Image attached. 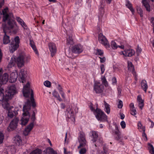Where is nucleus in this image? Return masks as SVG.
<instances>
[{
  "label": "nucleus",
  "instance_id": "f257e3e1",
  "mask_svg": "<svg viewBox=\"0 0 154 154\" xmlns=\"http://www.w3.org/2000/svg\"><path fill=\"white\" fill-rule=\"evenodd\" d=\"M29 84L27 82L26 85L24 86L23 89V96L26 97H29L30 93V100L27 99L25 104L23 105V113L21 119V124L23 125H25L28 122L29 119L30 114L29 112L31 109V104L32 107L34 108L36 106V103L34 98L33 92L32 89L29 87Z\"/></svg>",
  "mask_w": 154,
  "mask_h": 154
},
{
  "label": "nucleus",
  "instance_id": "f03ea898",
  "mask_svg": "<svg viewBox=\"0 0 154 154\" xmlns=\"http://www.w3.org/2000/svg\"><path fill=\"white\" fill-rule=\"evenodd\" d=\"M4 91V90L0 87V104H2L3 107L8 110V117L10 118H12L16 116L17 112L13 107L12 108H9V104L8 101L17 93L15 85H12L9 87L8 90L6 91L5 96Z\"/></svg>",
  "mask_w": 154,
  "mask_h": 154
},
{
  "label": "nucleus",
  "instance_id": "7ed1b4c3",
  "mask_svg": "<svg viewBox=\"0 0 154 154\" xmlns=\"http://www.w3.org/2000/svg\"><path fill=\"white\" fill-rule=\"evenodd\" d=\"M12 29L13 30L14 33L15 34L17 32L18 28L14 20L12 19H9L7 22V26L3 27V31L10 32Z\"/></svg>",
  "mask_w": 154,
  "mask_h": 154
},
{
  "label": "nucleus",
  "instance_id": "20e7f679",
  "mask_svg": "<svg viewBox=\"0 0 154 154\" xmlns=\"http://www.w3.org/2000/svg\"><path fill=\"white\" fill-rule=\"evenodd\" d=\"M30 59L29 55L21 53L16 59V62L18 67L21 68L24 66V63H28Z\"/></svg>",
  "mask_w": 154,
  "mask_h": 154
},
{
  "label": "nucleus",
  "instance_id": "39448f33",
  "mask_svg": "<svg viewBox=\"0 0 154 154\" xmlns=\"http://www.w3.org/2000/svg\"><path fill=\"white\" fill-rule=\"evenodd\" d=\"M20 43V39L18 36H16L13 40H11V42L9 49L11 53H13L19 47V44Z\"/></svg>",
  "mask_w": 154,
  "mask_h": 154
},
{
  "label": "nucleus",
  "instance_id": "423d86ee",
  "mask_svg": "<svg viewBox=\"0 0 154 154\" xmlns=\"http://www.w3.org/2000/svg\"><path fill=\"white\" fill-rule=\"evenodd\" d=\"M94 114L96 118L99 121L104 122L106 120L107 116L101 109L97 108L94 110Z\"/></svg>",
  "mask_w": 154,
  "mask_h": 154
},
{
  "label": "nucleus",
  "instance_id": "0eeeda50",
  "mask_svg": "<svg viewBox=\"0 0 154 154\" xmlns=\"http://www.w3.org/2000/svg\"><path fill=\"white\" fill-rule=\"evenodd\" d=\"M79 134L78 139L80 144L78 147V149H79L81 147L85 146L87 143L85 139V135L84 133L82 132H80Z\"/></svg>",
  "mask_w": 154,
  "mask_h": 154
},
{
  "label": "nucleus",
  "instance_id": "6e6552de",
  "mask_svg": "<svg viewBox=\"0 0 154 154\" xmlns=\"http://www.w3.org/2000/svg\"><path fill=\"white\" fill-rule=\"evenodd\" d=\"M98 39L100 42L107 48L110 47V45L107 39L102 33H100L99 34Z\"/></svg>",
  "mask_w": 154,
  "mask_h": 154
},
{
  "label": "nucleus",
  "instance_id": "1a4fd4ad",
  "mask_svg": "<svg viewBox=\"0 0 154 154\" xmlns=\"http://www.w3.org/2000/svg\"><path fill=\"white\" fill-rule=\"evenodd\" d=\"M19 119L17 117L14 118L10 122L8 127V131H13L17 127Z\"/></svg>",
  "mask_w": 154,
  "mask_h": 154
},
{
  "label": "nucleus",
  "instance_id": "9d476101",
  "mask_svg": "<svg viewBox=\"0 0 154 154\" xmlns=\"http://www.w3.org/2000/svg\"><path fill=\"white\" fill-rule=\"evenodd\" d=\"M104 87L99 82L95 83L94 85V89L96 94L101 93L103 92Z\"/></svg>",
  "mask_w": 154,
  "mask_h": 154
},
{
  "label": "nucleus",
  "instance_id": "9b49d317",
  "mask_svg": "<svg viewBox=\"0 0 154 154\" xmlns=\"http://www.w3.org/2000/svg\"><path fill=\"white\" fill-rule=\"evenodd\" d=\"M2 71V69H0V85L6 84L8 81L9 79L8 75L7 73H5L2 75L1 79Z\"/></svg>",
  "mask_w": 154,
  "mask_h": 154
},
{
  "label": "nucleus",
  "instance_id": "f8f14e48",
  "mask_svg": "<svg viewBox=\"0 0 154 154\" xmlns=\"http://www.w3.org/2000/svg\"><path fill=\"white\" fill-rule=\"evenodd\" d=\"M135 53V51L132 49L125 50L124 51H121L120 54H123L126 57H131Z\"/></svg>",
  "mask_w": 154,
  "mask_h": 154
},
{
  "label": "nucleus",
  "instance_id": "ddd939ff",
  "mask_svg": "<svg viewBox=\"0 0 154 154\" xmlns=\"http://www.w3.org/2000/svg\"><path fill=\"white\" fill-rule=\"evenodd\" d=\"M34 127V125L33 123H30L25 128L23 133V134L25 136L28 135L30 132L32 130Z\"/></svg>",
  "mask_w": 154,
  "mask_h": 154
},
{
  "label": "nucleus",
  "instance_id": "4468645a",
  "mask_svg": "<svg viewBox=\"0 0 154 154\" xmlns=\"http://www.w3.org/2000/svg\"><path fill=\"white\" fill-rule=\"evenodd\" d=\"M72 50L73 53L78 54L81 53L83 51L82 47L80 45H75L73 46Z\"/></svg>",
  "mask_w": 154,
  "mask_h": 154
},
{
  "label": "nucleus",
  "instance_id": "2eb2a0df",
  "mask_svg": "<svg viewBox=\"0 0 154 154\" xmlns=\"http://www.w3.org/2000/svg\"><path fill=\"white\" fill-rule=\"evenodd\" d=\"M48 46L51 56L53 57L56 52L57 48L55 45L53 43H50L49 44Z\"/></svg>",
  "mask_w": 154,
  "mask_h": 154
},
{
  "label": "nucleus",
  "instance_id": "dca6fc26",
  "mask_svg": "<svg viewBox=\"0 0 154 154\" xmlns=\"http://www.w3.org/2000/svg\"><path fill=\"white\" fill-rule=\"evenodd\" d=\"M14 143L18 146H21L23 144L22 137L19 135H17L13 138Z\"/></svg>",
  "mask_w": 154,
  "mask_h": 154
},
{
  "label": "nucleus",
  "instance_id": "f3484780",
  "mask_svg": "<svg viewBox=\"0 0 154 154\" xmlns=\"http://www.w3.org/2000/svg\"><path fill=\"white\" fill-rule=\"evenodd\" d=\"M26 71L23 69H21L20 73V79L19 81L20 82L23 83L25 81V78L26 76Z\"/></svg>",
  "mask_w": 154,
  "mask_h": 154
},
{
  "label": "nucleus",
  "instance_id": "a211bd4d",
  "mask_svg": "<svg viewBox=\"0 0 154 154\" xmlns=\"http://www.w3.org/2000/svg\"><path fill=\"white\" fill-rule=\"evenodd\" d=\"M115 128L116 131H115L114 132L115 134V136H114L115 139L117 140H122L121 139L122 137L121 133L118 129V126L116 125Z\"/></svg>",
  "mask_w": 154,
  "mask_h": 154
},
{
  "label": "nucleus",
  "instance_id": "6ab92c4d",
  "mask_svg": "<svg viewBox=\"0 0 154 154\" xmlns=\"http://www.w3.org/2000/svg\"><path fill=\"white\" fill-rule=\"evenodd\" d=\"M4 33V35L3 39V43L4 44L6 45L11 42V40H10V37L8 35H6L7 31H3Z\"/></svg>",
  "mask_w": 154,
  "mask_h": 154
},
{
  "label": "nucleus",
  "instance_id": "aec40b11",
  "mask_svg": "<svg viewBox=\"0 0 154 154\" xmlns=\"http://www.w3.org/2000/svg\"><path fill=\"white\" fill-rule=\"evenodd\" d=\"M148 1L149 2L151 1L152 2H153L154 0H142V4L146 8V10L148 12H150V6Z\"/></svg>",
  "mask_w": 154,
  "mask_h": 154
},
{
  "label": "nucleus",
  "instance_id": "412c9836",
  "mask_svg": "<svg viewBox=\"0 0 154 154\" xmlns=\"http://www.w3.org/2000/svg\"><path fill=\"white\" fill-rule=\"evenodd\" d=\"M91 137L92 138L91 141L93 143L96 142L97 139L98 137V135L97 132L95 131H92L91 132Z\"/></svg>",
  "mask_w": 154,
  "mask_h": 154
},
{
  "label": "nucleus",
  "instance_id": "4be33fe9",
  "mask_svg": "<svg viewBox=\"0 0 154 154\" xmlns=\"http://www.w3.org/2000/svg\"><path fill=\"white\" fill-rule=\"evenodd\" d=\"M99 12L98 14V18L99 20L101 19L105 13L104 5H101L100 7L99 8Z\"/></svg>",
  "mask_w": 154,
  "mask_h": 154
},
{
  "label": "nucleus",
  "instance_id": "5701e85b",
  "mask_svg": "<svg viewBox=\"0 0 154 154\" xmlns=\"http://www.w3.org/2000/svg\"><path fill=\"white\" fill-rule=\"evenodd\" d=\"M137 101L138 102L139 108L142 109L144 106V100H142L141 95H138L137 97Z\"/></svg>",
  "mask_w": 154,
  "mask_h": 154
},
{
  "label": "nucleus",
  "instance_id": "b1692460",
  "mask_svg": "<svg viewBox=\"0 0 154 154\" xmlns=\"http://www.w3.org/2000/svg\"><path fill=\"white\" fill-rule=\"evenodd\" d=\"M17 75L15 74V72H11L9 78V82L11 83H13L15 82L17 78Z\"/></svg>",
  "mask_w": 154,
  "mask_h": 154
},
{
  "label": "nucleus",
  "instance_id": "393cba45",
  "mask_svg": "<svg viewBox=\"0 0 154 154\" xmlns=\"http://www.w3.org/2000/svg\"><path fill=\"white\" fill-rule=\"evenodd\" d=\"M141 85L142 89L146 93V90L148 88L146 81L145 80H143L141 82Z\"/></svg>",
  "mask_w": 154,
  "mask_h": 154
},
{
  "label": "nucleus",
  "instance_id": "a878e982",
  "mask_svg": "<svg viewBox=\"0 0 154 154\" xmlns=\"http://www.w3.org/2000/svg\"><path fill=\"white\" fill-rule=\"evenodd\" d=\"M128 70L131 71L133 74L135 73L134 66L131 62H128Z\"/></svg>",
  "mask_w": 154,
  "mask_h": 154
},
{
  "label": "nucleus",
  "instance_id": "bb28decb",
  "mask_svg": "<svg viewBox=\"0 0 154 154\" xmlns=\"http://www.w3.org/2000/svg\"><path fill=\"white\" fill-rule=\"evenodd\" d=\"M104 105L105 106V111L108 114L110 112V107L109 104H108L105 101H104Z\"/></svg>",
  "mask_w": 154,
  "mask_h": 154
},
{
  "label": "nucleus",
  "instance_id": "cd10ccee",
  "mask_svg": "<svg viewBox=\"0 0 154 154\" xmlns=\"http://www.w3.org/2000/svg\"><path fill=\"white\" fill-rule=\"evenodd\" d=\"M30 45L32 47L33 50H34L35 54H38V53L37 51L36 47L34 45V42L33 41L30 40Z\"/></svg>",
  "mask_w": 154,
  "mask_h": 154
},
{
  "label": "nucleus",
  "instance_id": "c85d7f7f",
  "mask_svg": "<svg viewBox=\"0 0 154 154\" xmlns=\"http://www.w3.org/2000/svg\"><path fill=\"white\" fill-rule=\"evenodd\" d=\"M126 5L133 14L134 11V10L132 7V5L129 1H127V4Z\"/></svg>",
  "mask_w": 154,
  "mask_h": 154
},
{
  "label": "nucleus",
  "instance_id": "c756f323",
  "mask_svg": "<svg viewBox=\"0 0 154 154\" xmlns=\"http://www.w3.org/2000/svg\"><path fill=\"white\" fill-rule=\"evenodd\" d=\"M42 152V150L37 148L32 151L29 154H41Z\"/></svg>",
  "mask_w": 154,
  "mask_h": 154
},
{
  "label": "nucleus",
  "instance_id": "7c9ffc66",
  "mask_svg": "<svg viewBox=\"0 0 154 154\" xmlns=\"http://www.w3.org/2000/svg\"><path fill=\"white\" fill-rule=\"evenodd\" d=\"M70 110V112L69 111H68L67 110V116L69 118H72L73 119H74V113L73 112V111L70 109H69Z\"/></svg>",
  "mask_w": 154,
  "mask_h": 154
},
{
  "label": "nucleus",
  "instance_id": "2f4dec72",
  "mask_svg": "<svg viewBox=\"0 0 154 154\" xmlns=\"http://www.w3.org/2000/svg\"><path fill=\"white\" fill-rule=\"evenodd\" d=\"M74 43L73 39H72V36L70 35L69 36L68 38L67 39V44L69 45H72Z\"/></svg>",
  "mask_w": 154,
  "mask_h": 154
},
{
  "label": "nucleus",
  "instance_id": "473e14b6",
  "mask_svg": "<svg viewBox=\"0 0 154 154\" xmlns=\"http://www.w3.org/2000/svg\"><path fill=\"white\" fill-rule=\"evenodd\" d=\"M148 146L149 152L151 154H154V148L152 144L148 143Z\"/></svg>",
  "mask_w": 154,
  "mask_h": 154
},
{
  "label": "nucleus",
  "instance_id": "72a5a7b5",
  "mask_svg": "<svg viewBox=\"0 0 154 154\" xmlns=\"http://www.w3.org/2000/svg\"><path fill=\"white\" fill-rule=\"evenodd\" d=\"M17 21L22 26H26V23L23 20L19 17H17L16 18Z\"/></svg>",
  "mask_w": 154,
  "mask_h": 154
},
{
  "label": "nucleus",
  "instance_id": "f704fd0d",
  "mask_svg": "<svg viewBox=\"0 0 154 154\" xmlns=\"http://www.w3.org/2000/svg\"><path fill=\"white\" fill-rule=\"evenodd\" d=\"M47 150L49 154H57V152L51 148H48Z\"/></svg>",
  "mask_w": 154,
  "mask_h": 154
},
{
  "label": "nucleus",
  "instance_id": "c9c22d12",
  "mask_svg": "<svg viewBox=\"0 0 154 154\" xmlns=\"http://www.w3.org/2000/svg\"><path fill=\"white\" fill-rule=\"evenodd\" d=\"M137 10L138 14L140 15V17H142L143 15V11L142 9L140 7H137Z\"/></svg>",
  "mask_w": 154,
  "mask_h": 154
},
{
  "label": "nucleus",
  "instance_id": "e433bc0d",
  "mask_svg": "<svg viewBox=\"0 0 154 154\" xmlns=\"http://www.w3.org/2000/svg\"><path fill=\"white\" fill-rule=\"evenodd\" d=\"M101 80L103 84L106 86L107 87L108 86V84L107 82L106 81V79L105 77H103L101 78Z\"/></svg>",
  "mask_w": 154,
  "mask_h": 154
},
{
  "label": "nucleus",
  "instance_id": "4c0bfd02",
  "mask_svg": "<svg viewBox=\"0 0 154 154\" xmlns=\"http://www.w3.org/2000/svg\"><path fill=\"white\" fill-rule=\"evenodd\" d=\"M111 46L112 48L114 49H116L118 47L116 44L115 42L113 41H112L111 42Z\"/></svg>",
  "mask_w": 154,
  "mask_h": 154
},
{
  "label": "nucleus",
  "instance_id": "58836bf2",
  "mask_svg": "<svg viewBox=\"0 0 154 154\" xmlns=\"http://www.w3.org/2000/svg\"><path fill=\"white\" fill-rule=\"evenodd\" d=\"M9 19H11L9 17L8 14H5L3 15V20L4 22H5L6 20H8Z\"/></svg>",
  "mask_w": 154,
  "mask_h": 154
},
{
  "label": "nucleus",
  "instance_id": "ea45409f",
  "mask_svg": "<svg viewBox=\"0 0 154 154\" xmlns=\"http://www.w3.org/2000/svg\"><path fill=\"white\" fill-rule=\"evenodd\" d=\"M35 113L34 111H33L32 114V116L31 120L32 121V122L31 123H33V124L34 125V122L35 119Z\"/></svg>",
  "mask_w": 154,
  "mask_h": 154
},
{
  "label": "nucleus",
  "instance_id": "a19ab883",
  "mask_svg": "<svg viewBox=\"0 0 154 154\" xmlns=\"http://www.w3.org/2000/svg\"><path fill=\"white\" fill-rule=\"evenodd\" d=\"M4 139V137L3 134L0 132V144L3 143Z\"/></svg>",
  "mask_w": 154,
  "mask_h": 154
},
{
  "label": "nucleus",
  "instance_id": "79ce46f5",
  "mask_svg": "<svg viewBox=\"0 0 154 154\" xmlns=\"http://www.w3.org/2000/svg\"><path fill=\"white\" fill-rule=\"evenodd\" d=\"M44 85L47 87L49 88L51 86V83L48 81H45L44 83Z\"/></svg>",
  "mask_w": 154,
  "mask_h": 154
},
{
  "label": "nucleus",
  "instance_id": "37998d69",
  "mask_svg": "<svg viewBox=\"0 0 154 154\" xmlns=\"http://www.w3.org/2000/svg\"><path fill=\"white\" fill-rule=\"evenodd\" d=\"M86 151L85 148H81L79 151V153L80 154H85L86 153Z\"/></svg>",
  "mask_w": 154,
  "mask_h": 154
},
{
  "label": "nucleus",
  "instance_id": "c03bdc74",
  "mask_svg": "<svg viewBox=\"0 0 154 154\" xmlns=\"http://www.w3.org/2000/svg\"><path fill=\"white\" fill-rule=\"evenodd\" d=\"M130 114L133 115L134 116L137 114V111L135 108L133 109H130Z\"/></svg>",
  "mask_w": 154,
  "mask_h": 154
},
{
  "label": "nucleus",
  "instance_id": "a18cd8bd",
  "mask_svg": "<svg viewBox=\"0 0 154 154\" xmlns=\"http://www.w3.org/2000/svg\"><path fill=\"white\" fill-rule=\"evenodd\" d=\"M97 52L96 53L97 54H98L100 55H102L103 54V52L100 49H97Z\"/></svg>",
  "mask_w": 154,
  "mask_h": 154
},
{
  "label": "nucleus",
  "instance_id": "49530a36",
  "mask_svg": "<svg viewBox=\"0 0 154 154\" xmlns=\"http://www.w3.org/2000/svg\"><path fill=\"white\" fill-rule=\"evenodd\" d=\"M120 125L123 129H124L126 127V123L124 121H122L121 122Z\"/></svg>",
  "mask_w": 154,
  "mask_h": 154
},
{
  "label": "nucleus",
  "instance_id": "de8ad7c7",
  "mask_svg": "<svg viewBox=\"0 0 154 154\" xmlns=\"http://www.w3.org/2000/svg\"><path fill=\"white\" fill-rule=\"evenodd\" d=\"M123 106V103L122 100H120L119 102V103L118 105V107L119 109H121L122 108Z\"/></svg>",
  "mask_w": 154,
  "mask_h": 154
},
{
  "label": "nucleus",
  "instance_id": "09e8293b",
  "mask_svg": "<svg viewBox=\"0 0 154 154\" xmlns=\"http://www.w3.org/2000/svg\"><path fill=\"white\" fill-rule=\"evenodd\" d=\"M100 69L101 70V74H103L105 71L104 66L103 64H102L100 66Z\"/></svg>",
  "mask_w": 154,
  "mask_h": 154
},
{
  "label": "nucleus",
  "instance_id": "8fccbe9b",
  "mask_svg": "<svg viewBox=\"0 0 154 154\" xmlns=\"http://www.w3.org/2000/svg\"><path fill=\"white\" fill-rule=\"evenodd\" d=\"M53 96L56 98H57V96L59 95V94L58 93L55 91H54L53 92Z\"/></svg>",
  "mask_w": 154,
  "mask_h": 154
},
{
  "label": "nucleus",
  "instance_id": "3c124183",
  "mask_svg": "<svg viewBox=\"0 0 154 154\" xmlns=\"http://www.w3.org/2000/svg\"><path fill=\"white\" fill-rule=\"evenodd\" d=\"M141 51V49L138 46H137V47L136 50V52L138 54L140 53Z\"/></svg>",
  "mask_w": 154,
  "mask_h": 154
},
{
  "label": "nucleus",
  "instance_id": "603ef678",
  "mask_svg": "<svg viewBox=\"0 0 154 154\" xmlns=\"http://www.w3.org/2000/svg\"><path fill=\"white\" fill-rule=\"evenodd\" d=\"M112 84L113 85H115L116 84L117 81H116V78L115 77H113L112 79Z\"/></svg>",
  "mask_w": 154,
  "mask_h": 154
},
{
  "label": "nucleus",
  "instance_id": "864d4df0",
  "mask_svg": "<svg viewBox=\"0 0 154 154\" xmlns=\"http://www.w3.org/2000/svg\"><path fill=\"white\" fill-rule=\"evenodd\" d=\"M142 129L143 131V136H145L146 138V140H147V136H146V134L144 132L145 131V127H142Z\"/></svg>",
  "mask_w": 154,
  "mask_h": 154
},
{
  "label": "nucleus",
  "instance_id": "5fc2aeb1",
  "mask_svg": "<svg viewBox=\"0 0 154 154\" xmlns=\"http://www.w3.org/2000/svg\"><path fill=\"white\" fill-rule=\"evenodd\" d=\"M8 8H6L4 9V10L2 11V13H3V15H4L5 14H8L7 13V12H6V11L8 10Z\"/></svg>",
  "mask_w": 154,
  "mask_h": 154
},
{
  "label": "nucleus",
  "instance_id": "6e6d98bb",
  "mask_svg": "<svg viewBox=\"0 0 154 154\" xmlns=\"http://www.w3.org/2000/svg\"><path fill=\"white\" fill-rule=\"evenodd\" d=\"M100 61L101 63H104L106 59H105V57H103V58H101V57H100Z\"/></svg>",
  "mask_w": 154,
  "mask_h": 154
},
{
  "label": "nucleus",
  "instance_id": "4d7b16f0",
  "mask_svg": "<svg viewBox=\"0 0 154 154\" xmlns=\"http://www.w3.org/2000/svg\"><path fill=\"white\" fill-rule=\"evenodd\" d=\"M90 109L91 110V111H93L94 113V110L95 109H94V108L93 107V105L92 103L91 104V105L90 106Z\"/></svg>",
  "mask_w": 154,
  "mask_h": 154
},
{
  "label": "nucleus",
  "instance_id": "13d9d810",
  "mask_svg": "<svg viewBox=\"0 0 154 154\" xmlns=\"http://www.w3.org/2000/svg\"><path fill=\"white\" fill-rule=\"evenodd\" d=\"M120 116L121 119H124L125 116L124 114L122 113H120Z\"/></svg>",
  "mask_w": 154,
  "mask_h": 154
},
{
  "label": "nucleus",
  "instance_id": "bf43d9fd",
  "mask_svg": "<svg viewBox=\"0 0 154 154\" xmlns=\"http://www.w3.org/2000/svg\"><path fill=\"white\" fill-rule=\"evenodd\" d=\"M138 128H141V127H142V125L140 122H138Z\"/></svg>",
  "mask_w": 154,
  "mask_h": 154
},
{
  "label": "nucleus",
  "instance_id": "052dcab7",
  "mask_svg": "<svg viewBox=\"0 0 154 154\" xmlns=\"http://www.w3.org/2000/svg\"><path fill=\"white\" fill-rule=\"evenodd\" d=\"M64 154H69L70 153L69 152H67L66 151V149L65 147L64 148Z\"/></svg>",
  "mask_w": 154,
  "mask_h": 154
},
{
  "label": "nucleus",
  "instance_id": "680f3d73",
  "mask_svg": "<svg viewBox=\"0 0 154 154\" xmlns=\"http://www.w3.org/2000/svg\"><path fill=\"white\" fill-rule=\"evenodd\" d=\"M129 106L131 108H132L131 109H133L134 108H135L133 103H131L129 105Z\"/></svg>",
  "mask_w": 154,
  "mask_h": 154
},
{
  "label": "nucleus",
  "instance_id": "e2e57ef3",
  "mask_svg": "<svg viewBox=\"0 0 154 154\" xmlns=\"http://www.w3.org/2000/svg\"><path fill=\"white\" fill-rule=\"evenodd\" d=\"M151 22L153 25V29L154 31V17H152L151 18Z\"/></svg>",
  "mask_w": 154,
  "mask_h": 154
},
{
  "label": "nucleus",
  "instance_id": "0e129e2a",
  "mask_svg": "<svg viewBox=\"0 0 154 154\" xmlns=\"http://www.w3.org/2000/svg\"><path fill=\"white\" fill-rule=\"evenodd\" d=\"M61 95V96L63 98H65V96H64V94L63 91H61V93H60Z\"/></svg>",
  "mask_w": 154,
  "mask_h": 154
},
{
  "label": "nucleus",
  "instance_id": "69168bd1",
  "mask_svg": "<svg viewBox=\"0 0 154 154\" xmlns=\"http://www.w3.org/2000/svg\"><path fill=\"white\" fill-rule=\"evenodd\" d=\"M118 91L119 95H120L121 93V89L120 88H118Z\"/></svg>",
  "mask_w": 154,
  "mask_h": 154
},
{
  "label": "nucleus",
  "instance_id": "338daca9",
  "mask_svg": "<svg viewBox=\"0 0 154 154\" xmlns=\"http://www.w3.org/2000/svg\"><path fill=\"white\" fill-rule=\"evenodd\" d=\"M59 101H60L62 100V99L60 97L59 95L57 96V97L56 98Z\"/></svg>",
  "mask_w": 154,
  "mask_h": 154
},
{
  "label": "nucleus",
  "instance_id": "774afa93",
  "mask_svg": "<svg viewBox=\"0 0 154 154\" xmlns=\"http://www.w3.org/2000/svg\"><path fill=\"white\" fill-rule=\"evenodd\" d=\"M106 0V2L107 3L109 4H110L111 3V2L112 1V0Z\"/></svg>",
  "mask_w": 154,
  "mask_h": 154
}]
</instances>
